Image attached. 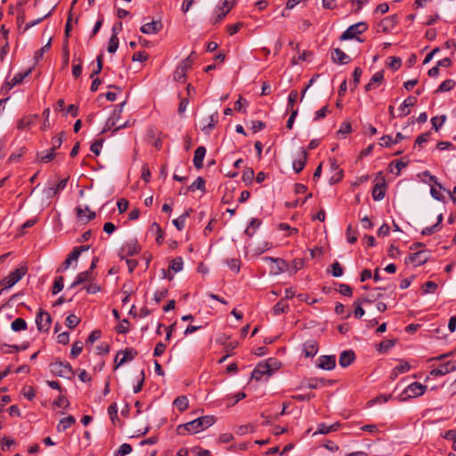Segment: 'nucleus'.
<instances>
[{
	"mask_svg": "<svg viewBox=\"0 0 456 456\" xmlns=\"http://www.w3.org/2000/svg\"><path fill=\"white\" fill-rule=\"evenodd\" d=\"M216 422V418L212 415H206L191 420L185 424L179 425L176 428L177 434L185 436L186 434H197L207 429Z\"/></svg>",
	"mask_w": 456,
	"mask_h": 456,
	"instance_id": "f257e3e1",
	"label": "nucleus"
},
{
	"mask_svg": "<svg viewBox=\"0 0 456 456\" xmlns=\"http://www.w3.org/2000/svg\"><path fill=\"white\" fill-rule=\"evenodd\" d=\"M427 388L428 387L426 385H422L419 382H413L407 386L396 399L401 403L406 402L424 395Z\"/></svg>",
	"mask_w": 456,
	"mask_h": 456,
	"instance_id": "f03ea898",
	"label": "nucleus"
},
{
	"mask_svg": "<svg viewBox=\"0 0 456 456\" xmlns=\"http://www.w3.org/2000/svg\"><path fill=\"white\" fill-rule=\"evenodd\" d=\"M27 272L28 268L24 265L16 268L14 271L11 272L5 278L0 281V285L3 286V288L0 289V293L14 286L19 281H20L25 276Z\"/></svg>",
	"mask_w": 456,
	"mask_h": 456,
	"instance_id": "7ed1b4c3",
	"label": "nucleus"
},
{
	"mask_svg": "<svg viewBox=\"0 0 456 456\" xmlns=\"http://www.w3.org/2000/svg\"><path fill=\"white\" fill-rule=\"evenodd\" d=\"M50 370L54 376L71 379L75 371L68 362L56 360L50 364Z\"/></svg>",
	"mask_w": 456,
	"mask_h": 456,
	"instance_id": "20e7f679",
	"label": "nucleus"
},
{
	"mask_svg": "<svg viewBox=\"0 0 456 456\" xmlns=\"http://www.w3.org/2000/svg\"><path fill=\"white\" fill-rule=\"evenodd\" d=\"M368 29V25L366 22H358L354 25L349 26L340 36L339 39L341 41L347 39H356L359 42H362V39L358 37V35H361L364 31Z\"/></svg>",
	"mask_w": 456,
	"mask_h": 456,
	"instance_id": "39448f33",
	"label": "nucleus"
},
{
	"mask_svg": "<svg viewBox=\"0 0 456 456\" xmlns=\"http://www.w3.org/2000/svg\"><path fill=\"white\" fill-rule=\"evenodd\" d=\"M263 260L266 263H270V274L279 275L284 273L287 268V263L281 258H275L272 256H265Z\"/></svg>",
	"mask_w": 456,
	"mask_h": 456,
	"instance_id": "423d86ee",
	"label": "nucleus"
},
{
	"mask_svg": "<svg viewBox=\"0 0 456 456\" xmlns=\"http://www.w3.org/2000/svg\"><path fill=\"white\" fill-rule=\"evenodd\" d=\"M33 71V68L28 69L25 72L17 73L11 81H5L1 87V92L8 94L13 86L23 82V80L28 77Z\"/></svg>",
	"mask_w": 456,
	"mask_h": 456,
	"instance_id": "0eeeda50",
	"label": "nucleus"
},
{
	"mask_svg": "<svg viewBox=\"0 0 456 456\" xmlns=\"http://www.w3.org/2000/svg\"><path fill=\"white\" fill-rule=\"evenodd\" d=\"M378 182L372 188L371 195L374 200L379 201L384 199L386 195V182L385 177L382 175V172H379L377 175Z\"/></svg>",
	"mask_w": 456,
	"mask_h": 456,
	"instance_id": "6e6552de",
	"label": "nucleus"
},
{
	"mask_svg": "<svg viewBox=\"0 0 456 456\" xmlns=\"http://www.w3.org/2000/svg\"><path fill=\"white\" fill-rule=\"evenodd\" d=\"M51 315L43 310H40L36 317V324L39 331H48L51 326Z\"/></svg>",
	"mask_w": 456,
	"mask_h": 456,
	"instance_id": "1a4fd4ad",
	"label": "nucleus"
},
{
	"mask_svg": "<svg viewBox=\"0 0 456 456\" xmlns=\"http://www.w3.org/2000/svg\"><path fill=\"white\" fill-rule=\"evenodd\" d=\"M456 370V361H448L430 371L431 376H444Z\"/></svg>",
	"mask_w": 456,
	"mask_h": 456,
	"instance_id": "9d476101",
	"label": "nucleus"
},
{
	"mask_svg": "<svg viewBox=\"0 0 456 456\" xmlns=\"http://www.w3.org/2000/svg\"><path fill=\"white\" fill-rule=\"evenodd\" d=\"M425 175L428 176L429 177V181L431 183H433L436 186H437L439 188V190H437L436 188L435 187H431V190H430V194L431 196L436 200H439V201H444V197L443 196V194L440 192L441 190H444L445 191V188L443 187V185L437 181V178L435 176V175H432L428 171H425L423 173Z\"/></svg>",
	"mask_w": 456,
	"mask_h": 456,
	"instance_id": "9b49d317",
	"label": "nucleus"
},
{
	"mask_svg": "<svg viewBox=\"0 0 456 456\" xmlns=\"http://www.w3.org/2000/svg\"><path fill=\"white\" fill-rule=\"evenodd\" d=\"M429 252L427 250H419L409 256L408 259L414 265L419 266L426 264L429 259Z\"/></svg>",
	"mask_w": 456,
	"mask_h": 456,
	"instance_id": "f8f14e48",
	"label": "nucleus"
},
{
	"mask_svg": "<svg viewBox=\"0 0 456 456\" xmlns=\"http://www.w3.org/2000/svg\"><path fill=\"white\" fill-rule=\"evenodd\" d=\"M398 23V17L397 15L394 14L391 16H387L381 20L379 24L378 28L382 32L387 33L392 28L395 27V25Z\"/></svg>",
	"mask_w": 456,
	"mask_h": 456,
	"instance_id": "ddd939ff",
	"label": "nucleus"
},
{
	"mask_svg": "<svg viewBox=\"0 0 456 456\" xmlns=\"http://www.w3.org/2000/svg\"><path fill=\"white\" fill-rule=\"evenodd\" d=\"M162 22L160 20H152L151 22H147L143 24L140 30L143 34L151 35L157 34L162 29Z\"/></svg>",
	"mask_w": 456,
	"mask_h": 456,
	"instance_id": "4468645a",
	"label": "nucleus"
},
{
	"mask_svg": "<svg viewBox=\"0 0 456 456\" xmlns=\"http://www.w3.org/2000/svg\"><path fill=\"white\" fill-rule=\"evenodd\" d=\"M317 366L326 370H331L336 367L335 355H322L318 359Z\"/></svg>",
	"mask_w": 456,
	"mask_h": 456,
	"instance_id": "2eb2a0df",
	"label": "nucleus"
},
{
	"mask_svg": "<svg viewBox=\"0 0 456 456\" xmlns=\"http://www.w3.org/2000/svg\"><path fill=\"white\" fill-rule=\"evenodd\" d=\"M141 251V247L136 241L128 242L120 249V257L123 259L125 256H134Z\"/></svg>",
	"mask_w": 456,
	"mask_h": 456,
	"instance_id": "dca6fc26",
	"label": "nucleus"
},
{
	"mask_svg": "<svg viewBox=\"0 0 456 456\" xmlns=\"http://www.w3.org/2000/svg\"><path fill=\"white\" fill-rule=\"evenodd\" d=\"M308 153L305 149L300 148V155L299 158L293 160L292 167L294 171L297 174L300 173L305 167L307 161Z\"/></svg>",
	"mask_w": 456,
	"mask_h": 456,
	"instance_id": "f3484780",
	"label": "nucleus"
},
{
	"mask_svg": "<svg viewBox=\"0 0 456 456\" xmlns=\"http://www.w3.org/2000/svg\"><path fill=\"white\" fill-rule=\"evenodd\" d=\"M271 376L272 373L270 371L268 364L265 362H259L255 370L252 372V379L256 380H260L264 376Z\"/></svg>",
	"mask_w": 456,
	"mask_h": 456,
	"instance_id": "a211bd4d",
	"label": "nucleus"
},
{
	"mask_svg": "<svg viewBox=\"0 0 456 456\" xmlns=\"http://www.w3.org/2000/svg\"><path fill=\"white\" fill-rule=\"evenodd\" d=\"M418 100L415 96H408L400 105L398 110L400 111L399 117H406L410 114V107H413Z\"/></svg>",
	"mask_w": 456,
	"mask_h": 456,
	"instance_id": "6ab92c4d",
	"label": "nucleus"
},
{
	"mask_svg": "<svg viewBox=\"0 0 456 456\" xmlns=\"http://www.w3.org/2000/svg\"><path fill=\"white\" fill-rule=\"evenodd\" d=\"M94 279V273L86 270L77 274L75 281L70 284V289H74L84 282L92 281Z\"/></svg>",
	"mask_w": 456,
	"mask_h": 456,
	"instance_id": "aec40b11",
	"label": "nucleus"
},
{
	"mask_svg": "<svg viewBox=\"0 0 456 456\" xmlns=\"http://www.w3.org/2000/svg\"><path fill=\"white\" fill-rule=\"evenodd\" d=\"M125 103L126 102H123L122 103H120L115 107L111 117L108 118L107 123H106V126L109 129L117 126V122L120 118V115L123 111V107H124Z\"/></svg>",
	"mask_w": 456,
	"mask_h": 456,
	"instance_id": "412c9836",
	"label": "nucleus"
},
{
	"mask_svg": "<svg viewBox=\"0 0 456 456\" xmlns=\"http://www.w3.org/2000/svg\"><path fill=\"white\" fill-rule=\"evenodd\" d=\"M76 213L77 217L81 220H84V217H86V222H89L95 218V212L90 210L88 206H85L84 208L77 206L76 208Z\"/></svg>",
	"mask_w": 456,
	"mask_h": 456,
	"instance_id": "4be33fe9",
	"label": "nucleus"
},
{
	"mask_svg": "<svg viewBox=\"0 0 456 456\" xmlns=\"http://www.w3.org/2000/svg\"><path fill=\"white\" fill-rule=\"evenodd\" d=\"M331 60L338 64H346L349 62L350 58L341 49L335 48L331 51Z\"/></svg>",
	"mask_w": 456,
	"mask_h": 456,
	"instance_id": "5701e85b",
	"label": "nucleus"
},
{
	"mask_svg": "<svg viewBox=\"0 0 456 456\" xmlns=\"http://www.w3.org/2000/svg\"><path fill=\"white\" fill-rule=\"evenodd\" d=\"M384 80V71H378L376 72L372 77L370 78V82L365 85L364 89L366 92H369L376 87L379 86Z\"/></svg>",
	"mask_w": 456,
	"mask_h": 456,
	"instance_id": "b1692460",
	"label": "nucleus"
},
{
	"mask_svg": "<svg viewBox=\"0 0 456 456\" xmlns=\"http://www.w3.org/2000/svg\"><path fill=\"white\" fill-rule=\"evenodd\" d=\"M355 359V354L352 350L343 351L339 355V365L342 368L348 367Z\"/></svg>",
	"mask_w": 456,
	"mask_h": 456,
	"instance_id": "393cba45",
	"label": "nucleus"
},
{
	"mask_svg": "<svg viewBox=\"0 0 456 456\" xmlns=\"http://www.w3.org/2000/svg\"><path fill=\"white\" fill-rule=\"evenodd\" d=\"M69 177L61 179L55 187L51 186L45 190V193L48 199L53 198L54 195L63 191L68 183Z\"/></svg>",
	"mask_w": 456,
	"mask_h": 456,
	"instance_id": "a878e982",
	"label": "nucleus"
},
{
	"mask_svg": "<svg viewBox=\"0 0 456 456\" xmlns=\"http://www.w3.org/2000/svg\"><path fill=\"white\" fill-rule=\"evenodd\" d=\"M207 150L204 146H199L194 151L193 165L197 169L203 167V159L205 158Z\"/></svg>",
	"mask_w": 456,
	"mask_h": 456,
	"instance_id": "bb28decb",
	"label": "nucleus"
},
{
	"mask_svg": "<svg viewBox=\"0 0 456 456\" xmlns=\"http://www.w3.org/2000/svg\"><path fill=\"white\" fill-rule=\"evenodd\" d=\"M190 69V67L181 61L174 72V79L177 82H184Z\"/></svg>",
	"mask_w": 456,
	"mask_h": 456,
	"instance_id": "cd10ccee",
	"label": "nucleus"
},
{
	"mask_svg": "<svg viewBox=\"0 0 456 456\" xmlns=\"http://www.w3.org/2000/svg\"><path fill=\"white\" fill-rule=\"evenodd\" d=\"M305 357H314L318 353V344L315 340H308L303 345Z\"/></svg>",
	"mask_w": 456,
	"mask_h": 456,
	"instance_id": "c85d7f7f",
	"label": "nucleus"
},
{
	"mask_svg": "<svg viewBox=\"0 0 456 456\" xmlns=\"http://www.w3.org/2000/svg\"><path fill=\"white\" fill-rule=\"evenodd\" d=\"M149 232L156 236V241L159 245H161L164 241V232L160 225L154 222L149 228Z\"/></svg>",
	"mask_w": 456,
	"mask_h": 456,
	"instance_id": "c756f323",
	"label": "nucleus"
},
{
	"mask_svg": "<svg viewBox=\"0 0 456 456\" xmlns=\"http://www.w3.org/2000/svg\"><path fill=\"white\" fill-rule=\"evenodd\" d=\"M339 427H340V424L338 422H336V423H334L332 425H329V426L326 425L325 423H320L317 426V430L314 432V435H317V434L326 435L330 432L337 431Z\"/></svg>",
	"mask_w": 456,
	"mask_h": 456,
	"instance_id": "7c9ffc66",
	"label": "nucleus"
},
{
	"mask_svg": "<svg viewBox=\"0 0 456 456\" xmlns=\"http://www.w3.org/2000/svg\"><path fill=\"white\" fill-rule=\"evenodd\" d=\"M76 422V419L69 415L66 418H63L60 420L59 424L57 425V431L58 432H64L66 429H68L71 425H73Z\"/></svg>",
	"mask_w": 456,
	"mask_h": 456,
	"instance_id": "2f4dec72",
	"label": "nucleus"
},
{
	"mask_svg": "<svg viewBox=\"0 0 456 456\" xmlns=\"http://www.w3.org/2000/svg\"><path fill=\"white\" fill-rule=\"evenodd\" d=\"M118 44H119V41H118V37L117 36L116 27H113L112 28V35L109 41L108 52L110 53H114L118 47Z\"/></svg>",
	"mask_w": 456,
	"mask_h": 456,
	"instance_id": "473e14b6",
	"label": "nucleus"
},
{
	"mask_svg": "<svg viewBox=\"0 0 456 456\" xmlns=\"http://www.w3.org/2000/svg\"><path fill=\"white\" fill-rule=\"evenodd\" d=\"M191 212H192L191 208L185 211L183 215H181L176 219L173 220V224L177 228V230H179V231L183 230L184 226H185V220L187 217L190 216Z\"/></svg>",
	"mask_w": 456,
	"mask_h": 456,
	"instance_id": "72a5a7b5",
	"label": "nucleus"
},
{
	"mask_svg": "<svg viewBox=\"0 0 456 456\" xmlns=\"http://www.w3.org/2000/svg\"><path fill=\"white\" fill-rule=\"evenodd\" d=\"M289 308V306L286 300L281 299L274 305L273 311L275 315H280L281 314L287 313Z\"/></svg>",
	"mask_w": 456,
	"mask_h": 456,
	"instance_id": "f704fd0d",
	"label": "nucleus"
},
{
	"mask_svg": "<svg viewBox=\"0 0 456 456\" xmlns=\"http://www.w3.org/2000/svg\"><path fill=\"white\" fill-rule=\"evenodd\" d=\"M11 328L13 331L19 332V331L26 330L28 328V325L24 319L17 318L12 322Z\"/></svg>",
	"mask_w": 456,
	"mask_h": 456,
	"instance_id": "c9c22d12",
	"label": "nucleus"
},
{
	"mask_svg": "<svg viewBox=\"0 0 456 456\" xmlns=\"http://www.w3.org/2000/svg\"><path fill=\"white\" fill-rule=\"evenodd\" d=\"M217 122H218V112L216 111L215 113L211 114L209 116V121L208 124L203 126L202 131L205 133H208L210 130H212L216 126Z\"/></svg>",
	"mask_w": 456,
	"mask_h": 456,
	"instance_id": "e433bc0d",
	"label": "nucleus"
},
{
	"mask_svg": "<svg viewBox=\"0 0 456 456\" xmlns=\"http://www.w3.org/2000/svg\"><path fill=\"white\" fill-rule=\"evenodd\" d=\"M174 405L180 411H184L188 408V406H189L188 398L186 396H184V395L178 396V397H176L175 399Z\"/></svg>",
	"mask_w": 456,
	"mask_h": 456,
	"instance_id": "4c0bfd02",
	"label": "nucleus"
},
{
	"mask_svg": "<svg viewBox=\"0 0 456 456\" xmlns=\"http://www.w3.org/2000/svg\"><path fill=\"white\" fill-rule=\"evenodd\" d=\"M118 353L119 355H122L125 358L126 362L134 360L138 354L137 351L132 347H127L125 350H121Z\"/></svg>",
	"mask_w": 456,
	"mask_h": 456,
	"instance_id": "58836bf2",
	"label": "nucleus"
},
{
	"mask_svg": "<svg viewBox=\"0 0 456 456\" xmlns=\"http://www.w3.org/2000/svg\"><path fill=\"white\" fill-rule=\"evenodd\" d=\"M205 180L201 177V176H199L197 177V179L188 187V190L191 191H194L196 190H200L201 191H206V188H205Z\"/></svg>",
	"mask_w": 456,
	"mask_h": 456,
	"instance_id": "ea45409f",
	"label": "nucleus"
},
{
	"mask_svg": "<svg viewBox=\"0 0 456 456\" xmlns=\"http://www.w3.org/2000/svg\"><path fill=\"white\" fill-rule=\"evenodd\" d=\"M364 302H369V300L366 298H362V300L358 299V300L354 301V314L357 319L362 318L365 313L364 309L361 306V304L364 303Z\"/></svg>",
	"mask_w": 456,
	"mask_h": 456,
	"instance_id": "a19ab883",
	"label": "nucleus"
},
{
	"mask_svg": "<svg viewBox=\"0 0 456 456\" xmlns=\"http://www.w3.org/2000/svg\"><path fill=\"white\" fill-rule=\"evenodd\" d=\"M64 134H65L64 132H61L58 135L53 136L52 138V142H51L52 147L50 148V150L55 151L57 149H59L61 147V145L62 144V142H63Z\"/></svg>",
	"mask_w": 456,
	"mask_h": 456,
	"instance_id": "79ce46f5",
	"label": "nucleus"
},
{
	"mask_svg": "<svg viewBox=\"0 0 456 456\" xmlns=\"http://www.w3.org/2000/svg\"><path fill=\"white\" fill-rule=\"evenodd\" d=\"M455 85V82L452 79H446L440 84L438 86L436 93L449 92Z\"/></svg>",
	"mask_w": 456,
	"mask_h": 456,
	"instance_id": "37998d69",
	"label": "nucleus"
},
{
	"mask_svg": "<svg viewBox=\"0 0 456 456\" xmlns=\"http://www.w3.org/2000/svg\"><path fill=\"white\" fill-rule=\"evenodd\" d=\"M79 322L80 319L73 314H69L65 320V323L69 329L76 328L79 324Z\"/></svg>",
	"mask_w": 456,
	"mask_h": 456,
	"instance_id": "c03bdc74",
	"label": "nucleus"
},
{
	"mask_svg": "<svg viewBox=\"0 0 456 456\" xmlns=\"http://www.w3.org/2000/svg\"><path fill=\"white\" fill-rule=\"evenodd\" d=\"M55 156H56L55 151L49 149L48 151H46V153L44 155L37 154V159L42 163H48V162L53 160Z\"/></svg>",
	"mask_w": 456,
	"mask_h": 456,
	"instance_id": "a18cd8bd",
	"label": "nucleus"
},
{
	"mask_svg": "<svg viewBox=\"0 0 456 456\" xmlns=\"http://www.w3.org/2000/svg\"><path fill=\"white\" fill-rule=\"evenodd\" d=\"M446 120V116L434 117L431 118L432 128L438 131Z\"/></svg>",
	"mask_w": 456,
	"mask_h": 456,
	"instance_id": "49530a36",
	"label": "nucleus"
},
{
	"mask_svg": "<svg viewBox=\"0 0 456 456\" xmlns=\"http://www.w3.org/2000/svg\"><path fill=\"white\" fill-rule=\"evenodd\" d=\"M63 282H64V279H63L62 276H58V277L55 278L54 282H53V289H52V293L53 295H56L60 291L62 290V289H63Z\"/></svg>",
	"mask_w": 456,
	"mask_h": 456,
	"instance_id": "de8ad7c7",
	"label": "nucleus"
},
{
	"mask_svg": "<svg viewBox=\"0 0 456 456\" xmlns=\"http://www.w3.org/2000/svg\"><path fill=\"white\" fill-rule=\"evenodd\" d=\"M96 62H97L96 69L94 70H93V72L91 73V75H90L91 78H94L95 76L100 74L101 71L102 70V67H103V54L102 53H101L97 56Z\"/></svg>",
	"mask_w": 456,
	"mask_h": 456,
	"instance_id": "09e8293b",
	"label": "nucleus"
},
{
	"mask_svg": "<svg viewBox=\"0 0 456 456\" xmlns=\"http://www.w3.org/2000/svg\"><path fill=\"white\" fill-rule=\"evenodd\" d=\"M183 266V262L182 257L177 256V257L172 259L171 264H170V268L175 273H178V272L182 271Z\"/></svg>",
	"mask_w": 456,
	"mask_h": 456,
	"instance_id": "8fccbe9b",
	"label": "nucleus"
},
{
	"mask_svg": "<svg viewBox=\"0 0 456 456\" xmlns=\"http://www.w3.org/2000/svg\"><path fill=\"white\" fill-rule=\"evenodd\" d=\"M254 170L251 167H246L242 174V181L246 183H251L254 179Z\"/></svg>",
	"mask_w": 456,
	"mask_h": 456,
	"instance_id": "3c124183",
	"label": "nucleus"
},
{
	"mask_svg": "<svg viewBox=\"0 0 456 456\" xmlns=\"http://www.w3.org/2000/svg\"><path fill=\"white\" fill-rule=\"evenodd\" d=\"M83 343L81 341H77L72 345L70 355L72 358H77L81 352L83 351Z\"/></svg>",
	"mask_w": 456,
	"mask_h": 456,
	"instance_id": "603ef678",
	"label": "nucleus"
},
{
	"mask_svg": "<svg viewBox=\"0 0 456 456\" xmlns=\"http://www.w3.org/2000/svg\"><path fill=\"white\" fill-rule=\"evenodd\" d=\"M226 264L229 268L238 273L240 269V261L239 258H231L226 260Z\"/></svg>",
	"mask_w": 456,
	"mask_h": 456,
	"instance_id": "864d4df0",
	"label": "nucleus"
},
{
	"mask_svg": "<svg viewBox=\"0 0 456 456\" xmlns=\"http://www.w3.org/2000/svg\"><path fill=\"white\" fill-rule=\"evenodd\" d=\"M132 452V446L129 444H122L114 456H125Z\"/></svg>",
	"mask_w": 456,
	"mask_h": 456,
	"instance_id": "5fc2aeb1",
	"label": "nucleus"
},
{
	"mask_svg": "<svg viewBox=\"0 0 456 456\" xmlns=\"http://www.w3.org/2000/svg\"><path fill=\"white\" fill-rule=\"evenodd\" d=\"M115 330L120 334H126L129 331V322L126 319L122 320L115 328Z\"/></svg>",
	"mask_w": 456,
	"mask_h": 456,
	"instance_id": "6e6d98bb",
	"label": "nucleus"
},
{
	"mask_svg": "<svg viewBox=\"0 0 456 456\" xmlns=\"http://www.w3.org/2000/svg\"><path fill=\"white\" fill-rule=\"evenodd\" d=\"M51 47V38L48 40V42L42 46L39 50H37L35 53V60L36 61H39L40 59L43 58L44 53L48 51Z\"/></svg>",
	"mask_w": 456,
	"mask_h": 456,
	"instance_id": "4d7b16f0",
	"label": "nucleus"
},
{
	"mask_svg": "<svg viewBox=\"0 0 456 456\" xmlns=\"http://www.w3.org/2000/svg\"><path fill=\"white\" fill-rule=\"evenodd\" d=\"M343 267L338 262L336 261L331 265V273L334 277H340L343 275Z\"/></svg>",
	"mask_w": 456,
	"mask_h": 456,
	"instance_id": "13d9d810",
	"label": "nucleus"
},
{
	"mask_svg": "<svg viewBox=\"0 0 456 456\" xmlns=\"http://www.w3.org/2000/svg\"><path fill=\"white\" fill-rule=\"evenodd\" d=\"M347 241L354 244L357 241V232L353 230L351 225L346 228Z\"/></svg>",
	"mask_w": 456,
	"mask_h": 456,
	"instance_id": "bf43d9fd",
	"label": "nucleus"
},
{
	"mask_svg": "<svg viewBox=\"0 0 456 456\" xmlns=\"http://www.w3.org/2000/svg\"><path fill=\"white\" fill-rule=\"evenodd\" d=\"M56 407L66 409L69 406V402L64 395H60L53 403Z\"/></svg>",
	"mask_w": 456,
	"mask_h": 456,
	"instance_id": "052dcab7",
	"label": "nucleus"
},
{
	"mask_svg": "<svg viewBox=\"0 0 456 456\" xmlns=\"http://www.w3.org/2000/svg\"><path fill=\"white\" fill-rule=\"evenodd\" d=\"M389 62L387 63L388 67L391 68L393 70H397L400 69L402 65V61L400 58L397 57H389Z\"/></svg>",
	"mask_w": 456,
	"mask_h": 456,
	"instance_id": "680f3d73",
	"label": "nucleus"
},
{
	"mask_svg": "<svg viewBox=\"0 0 456 456\" xmlns=\"http://www.w3.org/2000/svg\"><path fill=\"white\" fill-rule=\"evenodd\" d=\"M102 332L99 330H94L91 332L88 338L86 341V345H93L94 341L101 338Z\"/></svg>",
	"mask_w": 456,
	"mask_h": 456,
	"instance_id": "e2e57ef3",
	"label": "nucleus"
},
{
	"mask_svg": "<svg viewBox=\"0 0 456 456\" xmlns=\"http://www.w3.org/2000/svg\"><path fill=\"white\" fill-rule=\"evenodd\" d=\"M395 369L397 373L402 374L410 370L411 365L406 361H401L400 363L395 367Z\"/></svg>",
	"mask_w": 456,
	"mask_h": 456,
	"instance_id": "0e129e2a",
	"label": "nucleus"
},
{
	"mask_svg": "<svg viewBox=\"0 0 456 456\" xmlns=\"http://www.w3.org/2000/svg\"><path fill=\"white\" fill-rule=\"evenodd\" d=\"M108 413H109L110 419H111L112 422H114L115 419H118L117 403H114L109 406Z\"/></svg>",
	"mask_w": 456,
	"mask_h": 456,
	"instance_id": "69168bd1",
	"label": "nucleus"
},
{
	"mask_svg": "<svg viewBox=\"0 0 456 456\" xmlns=\"http://www.w3.org/2000/svg\"><path fill=\"white\" fill-rule=\"evenodd\" d=\"M424 293H434L437 289V284L434 281H427L422 286Z\"/></svg>",
	"mask_w": 456,
	"mask_h": 456,
	"instance_id": "338daca9",
	"label": "nucleus"
},
{
	"mask_svg": "<svg viewBox=\"0 0 456 456\" xmlns=\"http://www.w3.org/2000/svg\"><path fill=\"white\" fill-rule=\"evenodd\" d=\"M338 291L340 294H342L343 296H346V297L353 296V289L347 284H344V283L339 284Z\"/></svg>",
	"mask_w": 456,
	"mask_h": 456,
	"instance_id": "774afa93",
	"label": "nucleus"
}]
</instances>
